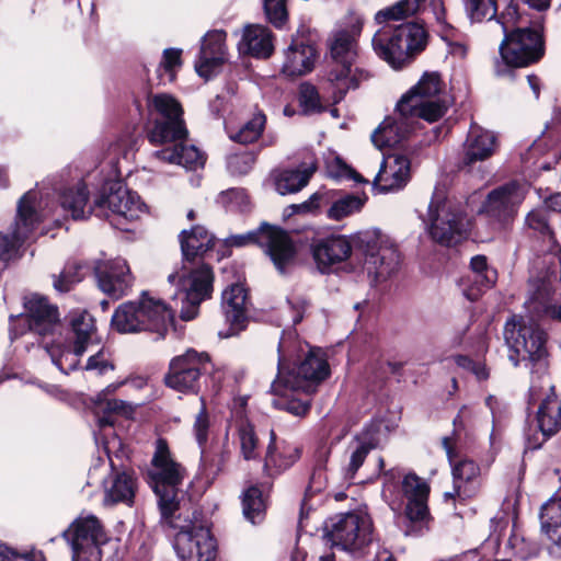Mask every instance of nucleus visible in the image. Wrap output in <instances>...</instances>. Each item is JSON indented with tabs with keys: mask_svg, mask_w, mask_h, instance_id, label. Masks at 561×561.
I'll use <instances>...</instances> for the list:
<instances>
[{
	"mask_svg": "<svg viewBox=\"0 0 561 561\" xmlns=\"http://www.w3.org/2000/svg\"><path fill=\"white\" fill-rule=\"evenodd\" d=\"M448 108L443 82L436 72L424 73L419 82L397 104L404 117H416L428 123L437 122Z\"/></svg>",
	"mask_w": 561,
	"mask_h": 561,
	"instance_id": "7",
	"label": "nucleus"
},
{
	"mask_svg": "<svg viewBox=\"0 0 561 561\" xmlns=\"http://www.w3.org/2000/svg\"><path fill=\"white\" fill-rule=\"evenodd\" d=\"M549 140L553 142L558 149V154L561 157V110L554 112V115L551 122L546 126V129L542 131L540 137V141Z\"/></svg>",
	"mask_w": 561,
	"mask_h": 561,
	"instance_id": "60",
	"label": "nucleus"
},
{
	"mask_svg": "<svg viewBox=\"0 0 561 561\" xmlns=\"http://www.w3.org/2000/svg\"><path fill=\"white\" fill-rule=\"evenodd\" d=\"M151 115L153 127L148 133V139L153 145H167L187 136V129L182 117L180 103L169 94H156L151 98Z\"/></svg>",
	"mask_w": 561,
	"mask_h": 561,
	"instance_id": "14",
	"label": "nucleus"
},
{
	"mask_svg": "<svg viewBox=\"0 0 561 561\" xmlns=\"http://www.w3.org/2000/svg\"><path fill=\"white\" fill-rule=\"evenodd\" d=\"M240 450L245 460L259 457V438L254 426L249 422H242L238 428Z\"/></svg>",
	"mask_w": 561,
	"mask_h": 561,
	"instance_id": "49",
	"label": "nucleus"
},
{
	"mask_svg": "<svg viewBox=\"0 0 561 561\" xmlns=\"http://www.w3.org/2000/svg\"><path fill=\"white\" fill-rule=\"evenodd\" d=\"M329 374L330 367L324 353L319 348L311 350L295 369L286 374L279 359L278 375L271 389L273 393L282 394H286L288 389H302V392L311 393Z\"/></svg>",
	"mask_w": 561,
	"mask_h": 561,
	"instance_id": "11",
	"label": "nucleus"
},
{
	"mask_svg": "<svg viewBox=\"0 0 561 561\" xmlns=\"http://www.w3.org/2000/svg\"><path fill=\"white\" fill-rule=\"evenodd\" d=\"M208 428H209V416L208 412L206 410L205 403L202 400V407L199 412L197 413L194 422V434L196 437V440L199 446H203L208 438Z\"/></svg>",
	"mask_w": 561,
	"mask_h": 561,
	"instance_id": "63",
	"label": "nucleus"
},
{
	"mask_svg": "<svg viewBox=\"0 0 561 561\" xmlns=\"http://www.w3.org/2000/svg\"><path fill=\"white\" fill-rule=\"evenodd\" d=\"M239 49L257 58H266L273 51L272 33L263 25L244 28Z\"/></svg>",
	"mask_w": 561,
	"mask_h": 561,
	"instance_id": "40",
	"label": "nucleus"
},
{
	"mask_svg": "<svg viewBox=\"0 0 561 561\" xmlns=\"http://www.w3.org/2000/svg\"><path fill=\"white\" fill-rule=\"evenodd\" d=\"M263 9L267 20L275 27H282L287 21V0H263Z\"/></svg>",
	"mask_w": 561,
	"mask_h": 561,
	"instance_id": "55",
	"label": "nucleus"
},
{
	"mask_svg": "<svg viewBox=\"0 0 561 561\" xmlns=\"http://www.w3.org/2000/svg\"><path fill=\"white\" fill-rule=\"evenodd\" d=\"M471 282L476 285L470 288H463V295L470 300L476 301L485 289L493 286L496 279V272L488 266L484 255H476L471 259Z\"/></svg>",
	"mask_w": 561,
	"mask_h": 561,
	"instance_id": "41",
	"label": "nucleus"
},
{
	"mask_svg": "<svg viewBox=\"0 0 561 561\" xmlns=\"http://www.w3.org/2000/svg\"><path fill=\"white\" fill-rule=\"evenodd\" d=\"M242 511L244 517L252 524L261 519L264 511V503L260 489L255 486L249 488L242 496Z\"/></svg>",
	"mask_w": 561,
	"mask_h": 561,
	"instance_id": "50",
	"label": "nucleus"
},
{
	"mask_svg": "<svg viewBox=\"0 0 561 561\" xmlns=\"http://www.w3.org/2000/svg\"><path fill=\"white\" fill-rule=\"evenodd\" d=\"M301 447L288 439H277L273 430L270 432V443L264 458V468L277 471L290 468L299 460Z\"/></svg>",
	"mask_w": 561,
	"mask_h": 561,
	"instance_id": "32",
	"label": "nucleus"
},
{
	"mask_svg": "<svg viewBox=\"0 0 561 561\" xmlns=\"http://www.w3.org/2000/svg\"><path fill=\"white\" fill-rule=\"evenodd\" d=\"M496 10V0H466V11L473 22L492 20Z\"/></svg>",
	"mask_w": 561,
	"mask_h": 561,
	"instance_id": "54",
	"label": "nucleus"
},
{
	"mask_svg": "<svg viewBox=\"0 0 561 561\" xmlns=\"http://www.w3.org/2000/svg\"><path fill=\"white\" fill-rule=\"evenodd\" d=\"M367 197L365 195L347 194L335 199L327 210V217L331 220H342L355 213H358L365 205Z\"/></svg>",
	"mask_w": 561,
	"mask_h": 561,
	"instance_id": "45",
	"label": "nucleus"
},
{
	"mask_svg": "<svg viewBox=\"0 0 561 561\" xmlns=\"http://www.w3.org/2000/svg\"><path fill=\"white\" fill-rule=\"evenodd\" d=\"M61 206L73 219H83L95 211V203H89V192L84 183L79 182L61 195Z\"/></svg>",
	"mask_w": 561,
	"mask_h": 561,
	"instance_id": "42",
	"label": "nucleus"
},
{
	"mask_svg": "<svg viewBox=\"0 0 561 561\" xmlns=\"http://www.w3.org/2000/svg\"><path fill=\"white\" fill-rule=\"evenodd\" d=\"M121 385L112 383L107 386L102 392L98 393L95 403L104 405L103 409L107 412L128 416L134 412L131 404L118 399H106V396L115 392Z\"/></svg>",
	"mask_w": 561,
	"mask_h": 561,
	"instance_id": "52",
	"label": "nucleus"
},
{
	"mask_svg": "<svg viewBox=\"0 0 561 561\" xmlns=\"http://www.w3.org/2000/svg\"><path fill=\"white\" fill-rule=\"evenodd\" d=\"M397 115L396 118H386L373 133L371 141L377 148L396 146L416 128L419 123L416 117H404L398 111Z\"/></svg>",
	"mask_w": 561,
	"mask_h": 561,
	"instance_id": "31",
	"label": "nucleus"
},
{
	"mask_svg": "<svg viewBox=\"0 0 561 561\" xmlns=\"http://www.w3.org/2000/svg\"><path fill=\"white\" fill-rule=\"evenodd\" d=\"M82 270L83 265L78 262L68 263L62 272L55 277L54 288L60 293L69 291L76 283L82 279Z\"/></svg>",
	"mask_w": 561,
	"mask_h": 561,
	"instance_id": "53",
	"label": "nucleus"
},
{
	"mask_svg": "<svg viewBox=\"0 0 561 561\" xmlns=\"http://www.w3.org/2000/svg\"><path fill=\"white\" fill-rule=\"evenodd\" d=\"M46 350L53 363L65 374L75 370L82 356V354L77 353V344H73L72 350L60 345H53Z\"/></svg>",
	"mask_w": 561,
	"mask_h": 561,
	"instance_id": "48",
	"label": "nucleus"
},
{
	"mask_svg": "<svg viewBox=\"0 0 561 561\" xmlns=\"http://www.w3.org/2000/svg\"><path fill=\"white\" fill-rule=\"evenodd\" d=\"M402 494L407 500L404 516L411 524V529H407L405 534L410 535L415 528L421 529L427 526L431 520L428 510L430 484L415 473L404 476L402 480Z\"/></svg>",
	"mask_w": 561,
	"mask_h": 561,
	"instance_id": "20",
	"label": "nucleus"
},
{
	"mask_svg": "<svg viewBox=\"0 0 561 561\" xmlns=\"http://www.w3.org/2000/svg\"><path fill=\"white\" fill-rule=\"evenodd\" d=\"M72 550V561H101V547L107 538L100 520L93 516L78 517L65 531Z\"/></svg>",
	"mask_w": 561,
	"mask_h": 561,
	"instance_id": "16",
	"label": "nucleus"
},
{
	"mask_svg": "<svg viewBox=\"0 0 561 561\" xmlns=\"http://www.w3.org/2000/svg\"><path fill=\"white\" fill-rule=\"evenodd\" d=\"M425 0H400L393 5L377 12L375 19L378 23L399 21L419 12Z\"/></svg>",
	"mask_w": 561,
	"mask_h": 561,
	"instance_id": "46",
	"label": "nucleus"
},
{
	"mask_svg": "<svg viewBox=\"0 0 561 561\" xmlns=\"http://www.w3.org/2000/svg\"><path fill=\"white\" fill-rule=\"evenodd\" d=\"M169 141L161 150L153 152V157L163 162L179 164L186 169L195 170L205 163L204 154L193 145H184L186 140Z\"/></svg>",
	"mask_w": 561,
	"mask_h": 561,
	"instance_id": "34",
	"label": "nucleus"
},
{
	"mask_svg": "<svg viewBox=\"0 0 561 561\" xmlns=\"http://www.w3.org/2000/svg\"><path fill=\"white\" fill-rule=\"evenodd\" d=\"M410 173L411 163L405 156L389 154L383 158L373 184L381 193L399 191L409 182Z\"/></svg>",
	"mask_w": 561,
	"mask_h": 561,
	"instance_id": "28",
	"label": "nucleus"
},
{
	"mask_svg": "<svg viewBox=\"0 0 561 561\" xmlns=\"http://www.w3.org/2000/svg\"><path fill=\"white\" fill-rule=\"evenodd\" d=\"M146 213V205L137 193L122 182H111L95 199V215L104 216L113 226L127 230V224L139 219Z\"/></svg>",
	"mask_w": 561,
	"mask_h": 561,
	"instance_id": "9",
	"label": "nucleus"
},
{
	"mask_svg": "<svg viewBox=\"0 0 561 561\" xmlns=\"http://www.w3.org/2000/svg\"><path fill=\"white\" fill-rule=\"evenodd\" d=\"M525 198V192L517 183H508L488 194L481 213L491 219L505 222L514 217Z\"/></svg>",
	"mask_w": 561,
	"mask_h": 561,
	"instance_id": "23",
	"label": "nucleus"
},
{
	"mask_svg": "<svg viewBox=\"0 0 561 561\" xmlns=\"http://www.w3.org/2000/svg\"><path fill=\"white\" fill-rule=\"evenodd\" d=\"M347 20L346 28L336 31L331 38L329 61L356 62L357 60V37L363 28V18L351 14Z\"/></svg>",
	"mask_w": 561,
	"mask_h": 561,
	"instance_id": "29",
	"label": "nucleus"
},
{
	"mask_svg": "<svg viewBox=\"0 0 561 561\" xmlns=\"http://www.w3.org/2000/svg\"><path fill=\"white\" fill-rule=\"evenodd\" d=\"M324 534L333 546L358 552L373 541V520L362 511L340 513L327 519Z\"/></svg>",
	"mask_w": 561,
	"mask_h": 561,
	"instance_id": "10",
	"label": "nucleus"
},
{
	"mask_svg": "<svg viewBox=\"0 0 561 561\" xmlns=\"http://www.w3.org/2000/svg\"><path fill=\"white\" fill-rule=\"evenodd\" d=\"M173 312L148 291L136 300L121 304L112 316V327L119 333L154 332L163 337L173 321Z\"/></svg>",
	"mask_w": 561,
	"mask_h": 561,
	"instance_id": "3",
	"label": "nucleus"
},
{
	"mask_svg": "<svg viewBox=\"0 0 561 561\" xmlns=\"http://www.w3.org/2000/svg\"><path fill=\"white\" fill-rule=\"evenodd\" d=\"M24 313L11 316V332L14 337L26 331L41 336L51 334L59 325V312L46 297L32 294L24 298Z\"/></svg>",
	"mask_w": 561,
	"mask_h": 561,
	"instance_id": "15",
	"label": "nucleus"
},
{
	"mask_svg": "<svg viewBox=\"0 0 561 561\" xmlns=\"http://www.w3.org/2000/svg\"><path fill=\"white\" fill-rule=\"evenodd\" d=\"M255 158L250 152L231 154L227 161V168L233 175H244L252 169Z\"/></svg>",
	"mask_w": 561,
	"mask_h": 561,
	"instance_id": "58",
	"label": "nucleus"
},
{
	"mask_svg": "<svg viewBox=\"0 0 561 561\" xmlns=\"http://www.w3.org/2000/svg\"><path fill=\"white\" fill-rule=\"evenodd\" d=\"M428 233L443 245L458 243L467 234L469 221L443 194H434L427 211Z\"/></svg>",
	"mask_w": 561,
	"mask_h": 561,
	"instance_id": "13",
	"label": "nucleus"
},
{
	"mask_svg": "<svg viewBox=\"0 0 561 561\" xmlns=\"http://www.w3.org/2000/svg\"><path fill=\"white\" fill-rule=\"evenodd\" d=\"M329 199L327 194L314 193L307 201L301 204H293L288 208L291 210L290 214H305L318 209L323 199Z\"/></svg>",
	"mask_w": 561,
	"mask_h": 561,
	"instance_id": "64",
	"label": "nucleus"
},
{
	"mask_svg": "<svg viewBox=\"0 0 561 561\" xmlns=\"http://www.w3.org/2000/svg\"><path fill=\"white\" fill-rule=\"evenodd\" d=\"M181 49L168 48L163 51L160 67L164 70L169 81L175 78V69L181 67Z\"/></svg>",
	"mask_w": 561,
	"mask_h": 561,
	"instance_id": "62",
	"label": "nucleus"
},
{
	"mask_svg": "<svg viewBox=\"0 0 561 561\" xmlns=\"http://www.w3.org/2000/svg\"><path fill=\"white\" fill-rule=\"evenodd\" d=\"M495 149V136L477 125H471L463 144L462 163L470 165L490 158Z\"/></svg>",
	"mask_w": 561,
	"mask_h": 561,
	"instance_id": "36",
	"label": "nucleus"
},
{
	"mask_svg": "<svg viewBox=\"0 0 561 561\" xmlns=\"http://www.w3.org/2000/svg\"><path fill=\"white\" fill-rule=\"evenodd\" d=\"M45 217L41 209L38 193L26 192L19 201L18 214L12 227V237L0 233V256H4L15 250L18 245L27 240L39 221Z\"/></svg>",
	"mask_w": 561,
	"mask_h": 561,
	"instance_id": "19",
	"label": "nucleus"
},
{
	"mask_svg": "<svg viewBox=\"0 0 561 561\" xmlns=\"http://www.w3.org/2000/svg\"><path fill=\"white\" fill-rule=\"evenodd\" d=\"M426 39L423 25L405 23L394 30L377 31L371 44L378 57L393 69H401L413 59L415 54L425 48Z\"/></svg>",
	"mask_w": 561,
	"mask_h": 561,
	"instance_id": "5",
	"label": "nucleus"
},
{
	"mask_svg": "<svg viewBox=\"0 0 561 561\" xmlns=\"http://www.w3.org/2000/svg\"><path fill=\"white\" fill-rule=\"evenodd\" d=\"M203 373L209 374L216 387L221 383L225 375L224 367L213 364L207 353L188 348L170 360L164 383L178 392L197 393Z\"/></svg>",
	"mask_w": 561,
	"mask_h": 561,
	"instance_id": "8",
	"label": "nucleus"
},
{
	"mask_svg": "<svg viewBox=\"0 0 561 561\" xmlns=\"http://www.w3.org/2000/svg\"><path fill=\"white\" fill-rule=\"evenodd\" d=\"M504 339L510 348L508 359L517 367L520 362L529 366L533 374L546 376L548 368L547 333L533 320L512 317L504 327Z\"/></svg>",
	"mask_w": 561,
	"mask_h": 561,
	"instance_id": "2",
	"label": "nucleus"
},
{
	"mask_svg": "<svg viewBox=\"0 0 561 561\" xmlns=\"http://www.w3.org/2000/svg\"><path fill=\"white\" fill-rule=\"evenodd\" d=\"M316 59L317 51L312 45L293 39V43L285 50L282 70L289 77L304 76L313 69Z\"/></svg>",
	"mask_w": 561,
	"mask_h": 561,
	"instance_id": "35",
	"label": "nucleus"
},
{
	"mask_svg": "<svg viewBox=\"0 0 561 561\" xmlns=\"http://www.w3.org/2000/svg\"><path fill=\"white\" fill-rule=\"evenodd\" d=\"M184 473V468L172 458L167 442L158 439L149 476L158 496L161 518H169L180 510L178 486L182 483Z\"/></svg>",
	"mask_w": 561,
	"mask_h": 561,
	"instance_id": "6",
	"label": "nucleus"
},
{
	"mask_svg": "<svg viewBox=\"0 0 561 561\" xmlns=\"http://www.w3.org/2000/svg\"><path fill=\"white\" fill-rule=\"evenodd\" d=\"M553 294V285L549 277L531 279L529 282V299L526 304L534 312L543 313L553 320L561 321V302L551 304Z\"/></svg>",
	"mask_w": 561,
	"mask_h": 561,
	"instance_id": "33",
	"label": "nucleus"
},
{
	"mask_svg": "<svg viewBox=\"0 0 561 561\" xmlns=\"http://www.w3.org/2000/svg\"><path fill=\"white\" fill-rule=\"evenodd\" d=\"M302 391V389H288L286 394L274 393L278 398L273 401V404L280 410H285L296 416L305 415L310 408L308 401L294 398V393Z\"/></svg>",
	"mask_w": 561,
	"mask_h": 561,
	"instance_id": "51",
	"label": "nucleus"
},
{
	"mask_svg": "<svg viewBox=\"0 0 561 561\" xmlns=\"http://www.w3.org/2000/svg\"><path fill=\"white\" fill-rule=\"evenodd\" d=\"M95 274L101 290L114 298L125 295L134 280L126 260L122 257L99 261Z\"/></svg>",
	"mask_w": 561,
	"mask_h": 561,
	"instance_id": "24",
	"label": "nucleus"
},
{
	"mask_svg": "<svg viewBox=\"0 0 561 561\" xmlns=\"http://www.w3.org/2000/svg\"><path fill=\"white\" fill-rule=\"evenodd\" d=\"M328 173L335 179L347 178L356 182L366 183V181L353 169L346 165L341 159L334 158L328 163Z\"/></svg>",
	"mask_w": 561,
	"mask_h": 561,
	"instance_id": "61",
	"label": "nucleus"
},
{
	"mask_svg": "<svg viewBox=\"0 0 561 561\" xmlns=\"http://www.w3.org/2000/svg\"><path fill=\"white\" fill-rule=\"evenodd\" d=\"M300 105L308 112L321 110L320 95L314 85L302 83L299 89Z\"/></svg>",
	"mask_w": 561,
	"mask_h": 561,
	"instance_id": "59",
	"label": "nucleus"
},
{
	"mask_svg": "<svg viewBox=\"0 0 561 561\" xmlns=\"http://www.w3.org/2000/svg\"><path fill=\"white\" fill-rule=\"evenodd\" d=\"M266 116L262 112H256L253 116L244 123L240 129L230 136L233 141L248 145L256 141L265 127Z\"/></svg>",
	"mask_w": 561,
	"mask_h": 561,
	"instance_id": "47",
	"label": "nucleus"
},
{
	"mask_svg": "<svg viewBox=\"0 0 561 561\" xmlns=\"http://www.w3.org/2000/svg\"><path fill=\"white\" fill-rule=\"evenodd\" d=\"M45 556L42 551L31 548L23 552L5 545H0V561H44Z\"/></svg>",
	"mask_w": 561,
	"mask_h": 561,
	"instance_id": "57",
	"label": "nucleus"
},
{
	"mask_svg": "<svg viewBox=\"0 0 561 561\" xmlns=\"http://www.w3.org/2000/svg\"><path fill=\"white\" fill-rule=\"evenodd\" d=\"M228 243L234 247L259 243L280 273L288 271L296 257V248L288 232L275 226L263 225L257 231L232 236Z\"/></svg>",
	"mask_w": 561,
	"mask_h": 561,
	"instance_id": "12",
	"label": "nucleus"
},
{
	"mask_svg": "<svg viewBox=\"0 0 561 561\" xmlns=\"http://www.w3.org/2000/svg\"><path fill=\"white\" fill-rule=\"evenodd\" d=\"M247 290L240 284H232L226 288L221 296V307L229 328L219 331L221 337H230L245 328L247 323Z\"/></svg>",
	"mask_w": 561,
	"mask_h": 561,
	"instance_id": "27",
	"label": "nucleus"
},
{
	"mask_svg": "<svg viewBox=\"0 0 561 561\" xmlns=\"http://www.w3.org/2000/svg\"><path fill=\"white\" fill-rule=\"evenodd\" d=\"M171 527L179 529L173 548L181 561H214L217 542L210 533L209 524L198 511L182 517V513L162 518Z\"/></svg>",
	"mask_w": 561,
	"mask_h": 561,
	"instance_id": "4",
	"label": "nucleus"
},
{
	"mask_svg": "<svg viewBox=\"0 0 561 561\" xmlns=\"http://www.w3.org/2000/svg\"><path fill=\"white\" fill-rule=\"evenodd\" d=\"M504 32L500 54L506 65L527 67L543 56V41L539 32L531 28H516L511 33L504 28Z\"/></svg>",
	"mask_w": 561,
	"mask_h": 561,
	"instance_id": "18",
	"label": "nucleus"
},
{
	"mask_svg": "<svg viewBox=\"0 0 561 561\" xmlns=\"http://www.w3.org/2000/svg\"><path fill=\"white\" fill-rule=\"evenodd\" d=\"M528 405L537 407L536 419L542 436L549 438L561 430V400L548 376L533 379Z\"/></svg>",
	"mask_w": 561,
	"mask_h": 561,
	"instance_id": "17",
	"label": "nucleus"
},
{
	"mask_svg": "<svg viewBox=\"0 0 561 561\" xmlns=\"http://www.w3.org/2000/svg\"><path fill=\"white\" fill-rule=\"evenodd\" d=\"M228 60L226 46V33L221 30H214L202 38L201 50L195 62L196 72L209 79L218 73L222 65Z\"/></svg>",
	"mask_w": 561,
	"mask_h": 561,
	"instance_id": "25",
	"label": "nucleus"
},
{
	"mask_svg": "<svg viewBox=\"0 0 561 561\" xmlns=\"http://www.w3.org/2000/svg\"><path fill=\"white\" fill-rule=\"evenodd\" d=\"M399 253L392 247L380 245L377 251L368 249L364 266L376 280L386 279L399 266Z\"/></svg>",
	"mask_w": 561,
	"mask_h": 561,
	"instance_id": "39",
	"label": "nucleus"
},
{
	"mask_svg": "<svg viewBox=\"0 0 561 561\" xmlns=\"http://www.w3.org/2000/svg\"><path fill=\"white\" fill-rule=\"evenodd\" d=\"M71 328L75 334L73 344H77V353L83 354L88 345L93 343L96 335L93 317L83 311L73 316Z\"/></svg>",
	"mask_w": 561,
	"mask_h": 561,
	"instance_id": "43",
	"label": "nucleus"
},
{
	"mask_svg": "<svg viewBox=\"0 0 561 561\" xmlns=\"http://www.w3.org/2000/svg\"><path fill=\"white\" fill-rule=\"evenodd\" d=\"M352 251L350 238L343 234L318 239L311 247L312 256L321 273H329L333 266L348 260Z\"/></svg>",
	"mask_w": 561,
	"mask_h": 561,
	"instance_id": "26",
	"label": "nucleus"
},
{
	"mask_svg": "<svg viewBox=\"0 0 561 561\" xmlns=\"http://www.w3.org/2000/svg\"><path fill=\"white\" fill-rule=\"evenodd\" d=\"M526 226L542 236L543 240L548 243V250L554 255H559L561 249L554 240V236L548 224L545 208H537L528 213L526 217Z\"/></svg>",
	"mask_w": 561,
	"mask_h": 561,
	"instance_id": "44",
	"label": "nucleus"
},
{
	"mask_svg": "<svg viewBox=\"0 0 561 561\" xmlns=\"http://www.w3.org/2000/svg\"><path fill=\"white\" fill-rule=\"evenodd\" d=\"M183 265L180 272L169 275V282L179 284L184 291L188 308L181 309V318L191 320L197 313L198 305L210 297L214 275L211 268L197 260L214 247L213 236L203 227L194 226L180 233Z\"/></svg>",
	"mask_w": 561,
	"mask_h": 561,
	"instance_id": "1",
	"label": "nucleus"
},
{
	"mask_svg": "<svg viewBox=\"0 0 561 561\" xmlns=\"http://www.w3.org/2000/svg\"><path fill=\"white\" fill-rule=\"evenodd\" d=\"M540 527L550 556L561 559V497L549 499L540 510Z\"/></svg>",
	"mask_w": 561,
	"mask_h": 561,
	"instance_id": "30",
	"label": "nucleus"
},
{
	"mask_svg": "<svg viewBox=\"0 0 561 561\" xmlns=\"http://www.w3.org/2000/svg\"><path fill=\"white\" fill-rule=\"evenodd\" d=\"M369 78L370 73L356 62L329 61L323 83L333 102L339 103L348 91L357 89Z\"/></svg>",
	"mask_w": 561,
	"mask_h": 561,
	"instance_id": "22",
	"label": "nucleus"
},
{
	"mask_svg": "<svg viewBox=\"0 0 561 561\" xmlns=\"http://www.w3.org/2000/svg\"><path fill=\"white\" fill-rule=\"evenodd\" d=\"M442 443L450 463H453L454 491L446 492L445 499L466 501L476 496L480 490V467L470 459H462L454 463V439L444 437Z\"/></svg>",
	"mask_w": 561,
	"mask_h": 561,
	"instance_id": "21",
	"label": "nucleus"
},
{
	"mask_svg": "<svg viewBox=\"0 0 561 561\" xmlns=\"http://www.w3.org/2000/svg\"><path fill=\"white\" fill-rule=\"evenodd\" d=\"M316 171L314 163H304L298 168L276 170L272 174L275 191L279 195H288L300 192L308 185Z\"/></svg>",
	"mask_w": 561,
	"mask_h": 561,
	"instance_id": "37",
	"label": "nucleus"
},
{
	"mask_svg": "<svg viewBox=\"0 0 561 561\" xmlns=\"http://www.w3.org/2000/svg\"><path fill=\"white\" fill-rule=\"evenodd\" d=\"M374 447V444L370 442H357V445L351 453L350 462L345 468V477L348 480L354 478L355 473L362 467L367 455Z\"/></svg>",
	"mask_w": 561,
	"mask_h": 561,
	"instance_id": "56",
	"label": "nucleus"
},
{
	"mask_svg": "<svg viewBox=\"0 0 561 561\" xmlns=\"http://www.w3.org/2000/svg\"><path fill=\"white\" fill-rule=\"evenodd\" d=\"M103 486L105 504L125 503L130 505L133 503L136 480L131 474L114 471L104 480Z\"/></svg>",
	"mask_w": 561,
	"mask_h": 561,
	"instance_id": "38",
	"label": "nucleus"
}]
</instances>
